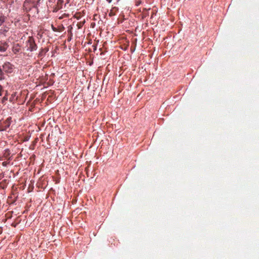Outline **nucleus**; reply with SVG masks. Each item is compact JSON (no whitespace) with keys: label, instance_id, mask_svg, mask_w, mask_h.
Here are the masks:
<instances>
[{"label":"nucleus","instance_id":"obj_4","mask_svg":"<svg viewBox=\"0 0 259 259\" xmlns=\"http://www.w3.org/2000/svg\"><path fill=\"white\" fill-rule=\"evenodd\" d=\"M7 45H5L3 46H0V52H4L7 50Z\"/></svg>","mask_w":259,"mask_h":259},{"label":"nucleus","instance_id":"obj_5","mask_svg":"<svg viewBox=\"0 0 259 259\" xmlns=\"http://www.w3.org/2000/svg\"><path fill=\"white\" fill-rule=\"evenodd\" d=\"M9 164V162H7V161H4V162H3L2 163V165H3V166H7V164Z\"/></svg>","mask_w":259,"mask_h":259},{"label":"nucleus","instance_id":"obj_3","mask_svg":"<svg viewBox=\"0 0 259 259\" xmlns=\"http://www.w3.org/2000/svg\"><path fill=\"white\" fill-rule=\"evenodd\" d=\"M10 151L9 149H6L3 153V157L8 160L10 159Z\"/></svg>","mask_w":259,"mask_h":259},{"label":"nucleus","instance_id":"obj_6","mask_svg":"<svg viewBox=\"0 0 259 259\" xmlns=\"http://www.w3.org/2000/svg\"><path fill=\"white\" fill-rule=\"evenodd\" d=\"M109 3H110L111 2V0H107Z\"/></svg>","mask_w":259,"mask_h":259},{"label":"nucleus","instance_id":"obj_1","mask_svg":"<svg viewBox=\"0 0 259 259\" xmlns=\"http://www.w3.org/2000/svg\"><path fill=\"white\" fill-rule=\"evenodd\" d=\"M11 123V117H8L5 120L0 121V131H6L10 125Z\"/></svg>","mask_w":259,"mask_h":259},{"label":"nucleus","instance_id":"obj_2","mask_svg":"<svg viewBox=\"0 0 259 259\" xmlns=\"http://www.w3.org/2000/svg\"><path fill=\"white\" fill-rule=\"evenodd\" d=\"M2 69L0 67V71H2V69L3 71L7 72H11L12 70V65L9 63V62H6L5 63L2 67Z\"/></svg>","mask_w":259,"mask_h":259}]
</instances>
